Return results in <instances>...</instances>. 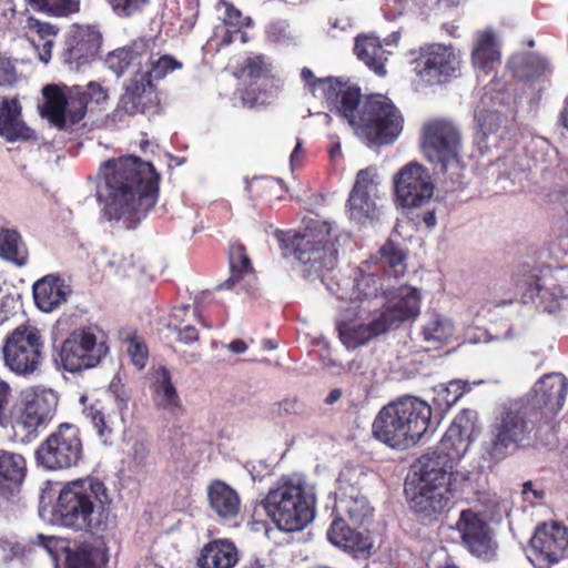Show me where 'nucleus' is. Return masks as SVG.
<instances>
[{
	"mask_svg": "<svg viewBox=\"0 0 568 568\" xmlns=\"http://www.w3.org/2000/svg\"><path fill=\"white\" fill-rule=\"evenodd\" d=\"M160 174L151 162L135 155L103 163V217L135 229L159 200Z\"/></svg>",
	"mask_w": 568,
	"mask_h": 568,
	"instance_id": "nucleus-1",
	"label": "nucleus"
},
{
	"mask_svg": "<svg viewBox=\"0 0 568 568\" xmlns=\"http://www.w3.org/2000/svg\"><path fill=\"white\" fill-rule=\"evenodd\" d=\"M317 83L324 90V99L371 142L392 144L402 133L403 113L388 97L381 93L362 95L358 87L339 79L318 80Z\"/></svg>",
	"mask_w": 568,
	"mask_h": 568,
	"instance_id": "nucleus-2",
	"label": "nucleus"
},
{
	"mask_svg": "<svg viewBox=\"0 0 568 568\" xmlns=\"http://www.w3.org/2000/svg\"><path fill=\"white\" fill-rule=\"evenodd\" d=\"M112 498L103 480L87 476L60 489L51 510L55 525L102 538L113 526Z\"/></svg>",
	"mask_w": 568,
	"mask_h": 568,
	"instance_id": "nucleus-3",
	"label": "nucleus"
},
{
	"mask_svg": "<svg viewBox=\"0 0 568 568\" xmlns=\"http://www.w3.org/2000/svg\"><path fill=\"white\" fill-rule=\"evenodd\" d=\"M538 413L521 400L505 405L495 415L483 443V456L495 464L513 453L530 447L546 427Z\"/></svg>",
	"mask_w": 568,
	"mask_h": 568,
	"instance_id": "nucleus-4",
	"label": "nucleus"
},
{
	"mask_svg": "<svg viewBox=\"0 0 568 568\" xmlns=\"http://www.w3.org/2000/svg\"><path fill=\"white\" fill-rule=\"evenodd\" d=\"M455 463L435 448L417 460V481L406 489L410 509L423 521L435 520L450 499V478Z\"/></svg>",
	"mask_w": 568,
	"mask_h": 568,
	"instance_id": "nucleus-5",
	"label": "nucleus"
},
{
	"mask_svg": "<svg viewBox=\"0 0 568 568\" xmlns=\"http://www.w3.org/2000/svg\"><path fill=\"white\" fill-rule=\"evenodd\" d=\"M432 407L415 396H404L384 406L375 417L372 432L392 448L415 445L430 425Z\"/></svg>",
	"mask_w": 568,
	"mask_h": 568,
	"instance_id": "nucleus-6",
	"label": "nucleus"
},
{
	"mask_svg": "<svg viewBox=\"0 0 568 568\" xmlns=\"http://www.w3.org/2000/svg\"><path fill=\"white\" fill-rule=\"evenodd\" d=\"M264 511L280 530L293 532L305 528L314 518V499L301 481L282 478L255 504L252 519L258 523Z\"/></svg>",
	"mask_w": 568,
	"mask_h": 568,
	"instance_id": "nucleus-7",
	"label": "nucleus"
},
{
	"mask_svg": "<svg viewBox=\"0 0 568 568\" xmlns=\"http://www.w3.org/2000/svg\"><path fill=\"white\" fill-rule=\"evenodd\" d=\"M44 102L41 116L59 130L70 129L80 123L89 104H103L109 99L108 90L98 82H89L87 87L74 85L65 93L57 84H48L42 90Z\"/></svg>",
	"mask_w": 568,
	"mask_h": 568,
	"instance_id": "nucleus-8",
	"label": "nucleus"
},
{
	"mask_svg": "<svg viewBox=\"0 0 568 568\" xmlns=\"http://www.w3.org/2000/svg\"><path fill=\"white\" fill-rule=\"evenodd\" d=\"M292 254L301 264L304 277L320 278L324 283L326 275L335 268L338 255L328 223H321L315 232L295 235Z\"/></svg>",
	"mask_w": 568,
	"mask_h": 568,
	"instance_id": "nucleus-9",
	"label": "nucleus"
},
{
	"mask_svg": "<svg viewBox=\"0 0 568 568\" xmlns=\"http://www.w3.org/2000/svg\"><path fill=\"white\" fill-rule=\"evenodd\" d=\"M462 148V132L453 121L435 118L424 122L420 129L422 153L442 173L460 162Z\"/></svg>",
	"mask_w": 568,
	"mask_h": 568,
	"instance_id": "nucleus-10",
	"label": "nucleus"
},
{
	"mask_svg": "<svg viewBox=\"0 0 568 568\" xmlns=\"http://www.w3.org/2000/svg\"><path fill=\"white\" fill-rule=\"evenodd\" d=\"M80 428L71 423L60 424L36 449L38 466L47 470H67L83 459Z\"/></svg>",
	"mask_w": 568,
	"mask_h": 568,
	"instance_id": "nucleus-11",
	"label": "nucleus"
},
{
	"mask_svg": "<svg viewBox=\"0 0 568 568\" xmlns=\"http://www.w3.org/2000/svg\"><path fill=\"white\" fill-rule=\"evenodd\" d=\"M513 282L524 304L534 303L542 312L560 310V300L566 298L565 288L556 283L550 267L536 270L527 264L516 267Z\"/></svg>",
	"mask_w": 568,
	"mask_h": 568,
	"instance_id": "nucleus-12",
	"label": "nucleus"
},
{
	"mask_svg": "<svg viewBox=\"0 0 568 568\" xmlns=\"http://www.w3.org/2000/svg\"><path fill=\"white\" fill-rule=\"evenodd\" d=\"M109 351L103 333H97L92 327H81L71 332L63 341L59 358L65 371L79 373L97 367Z\"/></svg>",
	"mask_w": 568,
	"mask_h": 568,
	"instance_id": "nucleus-13",
	"label": "nucleus"
},
{
	"mask_svg": "<svg viewBox=\"0 0 568 568\" xmlns=\"http://www.w3.org/2000/svg\"><path fill=\"white\" fill-rule=\"evenodd\" d=\"M44 342L32 325H20L7 335L2 346L6 366L18 375L34 373L42 359Z\"/></svg>",
	"mask_w": 568,
	"mask_h": 568,
	"instance_id": "nucleus-14",
	"label": "nucleus"
},
{
	"mask_svg": "<svg viewBox=\"0 0 568 568\" xmlns=\"http://www.w3.org/2000/svg\"><path fill=\"white\" fill-rule=\"evenodd\" d=\"M412 54L415 55L412 60L414 72L430 85L449 81L459 65L454 49L440 43L425 44Z\"/></svg>",
	"mask_w": 568,
	"mask_h": 568,
	"instance_id": "nucleus-15",
	"label": "nucleus"
},
{
	"mask_svg": "<svg viewBox=\"0 0 568 568\" xmlns=\"http://www.w3.org/2000/svg\"><path fill=\"white\" fill-rule=\"evenodd\" d=\"M530 562L536 568H551L568 556V528L556 521L537 526L530 538Z\"/></svg>",
	"mask_w": 568,
	"mask_h": 568,
	"instance_id": "nucleus-16",
	"label": "nucleus"
},
{
	"mask_svg": "<svg viewBox=\"0 0 568 568\" xmlns=\"http://www.w3.org/2000/svg\"><path fill=\"white\" fill-rule=\"evenodd\" d=\"M456 529L462 545L471 556L485 562L496 560L498 544L494 539L491 528L478 513L473 509L462 510Z\"/></svg>",
	"mask_w": 568,
	"mask_h": 568,
	"instance_id": "nucleus-17",
	"label": "nucleus"
},
{
	"mask_svg": "<svg viewBox=\"0 0 568 568\" xmlns=\"http://www.w3.org/2000/svg\"><path fill=\"white\" fill-rule=\"evenodd\" d=\"M568 392V379L560 373L544 375L535 385L532 394L521 400L538 413V419L550 427L557 414L564 407Z\"/></svg>",
	"mask_w": 568,
	"mask_h": 568,
	"instance_id": "nucleus-18",
	"label": "nucleus"
},
{
	"mask_svg": "<svg viewBox=\"0 0 568 568\" xmlns=\"http://www.w3.org/2000/svg\"><path fill=\"white\" fill-rule=\"evenodd\" d=\"M397 201L404 207H419L434 194V184L426 168L410 162L394 176Z\"/></svg>",
	"mask_w": 568,
	"mask_h": 568,
	"instance_id": "nucleus-19",
	"label": "nucleus"
},
{
	"mask_svg": "<svg viewBox=\"0 0 568 568\" xmlns=\"http://www.w3.org/2000/svg\"><path fill=\"white\" fill-rule=\"evenodd\" d=\"M477 422V412L464 408L455 416L435 449L456 464L479 433Z\"/></svg>",
	"mask_w": 568,
	"mask_h": 568,
	"instance_id": "nucleus-20",
	"label": "nucleus"
},
{
	"mask_svg": "<svg viewBox=\"0 0 568 568\" xmlns=\"http://www.w3.org/2000/svg\"><path fill=\"white\" fill-rule=\"evenodd\" d=\"M58 406V398L52 392L34 393L27 396L22 407L14 419L11 418V426L16 434L22 433L23 437L34 436L38 428L47 424L54 415Z\"/></svg>",
	"mask_w": 568,
	"mask_h": 568,
	"instance_id": "nucleus-21",
	"label": "nucleus"
},
{
	"mask_svg": "<svg viewBox=\"0 0 568 568\" xmlns=\"http://www.w3.org/2000/svg\"><path fill=\"white\" fill-rule=\"evenodd\" d=\"M386 303L379 314L387 329L398 327L402 323L415 320L420 311V293L412 286H399L387 292Z\"/></svg>",
	"mask_w": 568,
	"mask_h": 568,
	"instance_id": "nucleus-22",
	"label": "nucleus"
},
{
	"mask_svg": "<svg viewBox=\"0 0 568 568\" xmlns=\"http://www.w3.org/2000/svg\"><path fill=\"white\" fill-rule=\"evenodd\" d=\"M375 176V169L373 168L359 170L356 175L346 203L349 219L356 223L364 224L366 221L378 216V207L371 196L376 186Z\"/></svg>",
	"mask_w": 568,
	"mask_h": 568,
	"instance_id": "nucleus-23",
	"label": "nucleus"
},
{
	"mask_svg": "<svg viewBox=\"0 0 568 568\" xmlns=\"http://www.w3.org/2000/svg\"><path fill=\"white\" fill-rule=\"evenodd\" d=\"M347 471H342L338 477L339 497L336 500L334 513L336 518H344L355 525H363L373 515V508L367 498L361 494L358 487L349 483Z\"/></svg>",
	"mask_w": 568,
	"mask_h": 568,
	"instance_id": "nucleus-24",
	"label": "nucleus"
},
{
	"mask_svg": "<svg viewBox=\"0 0 568 568\" xmlns=\"http://www.w3.org/2000/svg\"><path fill=\"white\" fill-rule=\"evenodd\" d=\"M159 102L156 87L140 71L130 79L120 99L121 108L130 115L152 112L158 109Z\"/></svg>",
	"mask_w": 568,
	"mask_h": 568,
	"instance_id": "nucleus-25",
	"label": "nucleus"
},
{
	"mask_svg": "<svg viewBox=\"0 0 568 568\" xmlns=\"http://www.w3.org/2000/svg\"><path fill=\"white\" fill-rule=\"evenodd\" d=\"M0 136L9 143L37 141V133L22 120L18 98L0 101Z\"/></svg>",
	"mask_w": 568,
	"mask_h": 568,
	"instance_id": "nucleus-26",
	"label": "nucleus"
},
{
	"mask_svg": "<svg viewBox=\"0 0 568 568\" xmlns=\"http://www.w3.org/2000/svg\"><path fill=\"white\" fill-rule=\"evenodd\" d=\"M328 540L355 558H368L372 555L373 540L351 528L344 518H335L327 530Z\"/></svg>",
	"mask_w": 568,
	"mask_h": 568,
	"instance_id": "nucleus-27",
	"label": "nucleus"
},
{
	"mask_svg": "<svg viewBox=\"0 0 568 568\" xmlns=\"http://www.w3.org/2000/svg\"><path fill=\"white\" fill-rule=\"evenodd\" d=\"M27 476V459L18 453L0 449V500L17 497Z\"/></svg>",
	"mask_w": 568,
	"mask_h": 568,
	"instance_id": "nucleus-28",
	"label": "nucleus"
},
{
	"mask_svg": "<svg viewBox=\"0 0 568 568\" xmlns=\"http://www.w3.org/2000/svg\"><path fill=\"white\" fill-rule=\"evenodd\" d=\"M71 293L65 281L54 274H49L33 284V298L37 307L43 312H52L62 303L67 302Z\"/></svg>",
	"mask_w": 568,
	"mask_h": 568,
	"instance_id": "nucleus-29",
	"label": "nucleus"
},
{
	"mask_svg": "<svg viewBox=\"0 0 568 568\" xmlns=\"http://www.w3.org/2000/svg\"><path fill=\"white\" fill-rule=\"evenodd\" d=\"M101 44L102 38L99 32L91 29L79 30L69 41L65 62L79 69L98 55Z\"/></svg>",
	"mask_w": 568,
	"mask_h": 568,
	"instance_id": "nucleus-30",
	"label": "nucleus"
},
{
	"mask_svg": "<svg viewBox=\"0 0 568 568\" xmlns=\"http://www.w3.org/2000/svg\"><path fill=\"white\" fill-rule=\"evenodd\" d=\"M210 507L222 520L234 519L241 509L237 491L223 480L214 479L207 487Z\"/></svg>",
	"mask_w": 568,
	"mask_h": 568,
	"instance_id": "nucleus-31",
	"label": "nucleus"
},
{
	"mask_svg": "<svg viewBox=\"0 0 568 568\" xmlns=\"http://www.w3.org/2000/svg\"><path fill=\"white\" fill-rule=\"evenodd\" d=\"M239 561L235 544L229 539L209 541L197 557L199 568H233Z\"/></svg>",
	"mask_w": 568,
	"mask_h": 568,
	"instance_id": "nucleus-32",
	"label": "nucleus"
},
{
	"mask_svg": "<svg viewBox=\"0 0 568 568\" xmlns=\"http://www.w3.org/2000/svg\"><path fill=\"white\" fill-rule=\"evenodd\" d=\"M337 332L341 342L347 347L355 349L358 346L366 344L374 337L386 333L387 325L381 316L374 318L368 324H356L353 322H339L337 324Z\"/></svg>",
	"mask_w": 568,
	"mask_h": 568,
	"instance_id": "nucleus-33",
	"label": "nucleus"
},
{
	"mask_svg": "<svg viewBox=\"0 0 568 568\" xmlns=\"http://www.w3.org/2000/svg\"><path fill=\"white\" fill-rule=\"evenodd\" d=\"M150 58L151 50L148 43L144 41H135L128 47L119 48L110 52L105 58V64L120 77L130 68H141L144 60Z\"/></svg>",
	"mask_w": 568,
	"mask_h": 568,
	"instance_id": "nucleus-34",
	"label": "nucleus"
},
{
	"mask_svg": "<svg viewBox=\"0 0 568 568\" xmlns=\"http://www.w3.org/2000/svg\"><path fill=\"white\" fill-rule=\"evenodd\" d=\"M354 52L375 74L384 77L386 74L385 64L388 60L389 51L385 50L381 40L374 36H359L356 38Z\"/></svg>",
	"mask_w": 568,
	"mask_h": 568,
	"instance_id": "nucleus-35",
	"label": "nucleus"
},
{
	"mask_svg": "<svg viewBox=\"0 0 568 568\" xmlns=\"http://www.w3.org/2000/svg\"><path fill=\"white\" fill-rule=\"evenodd\" d=\"M372 261H365L358 268L354 278L353 291L349 295L351 301L364 302L378 296L385 298L388 290L384 288L382 277L371 271Z\"/></svg>",
	"mask_w": 568,
	"mask_h": 568,
	"instance_id": "nucleus-36",
	"label": "nucleus"
},
{
	"mask_svg": "<svg viewBox=\"0 0 568 568\" xmlns=\"http://www.w3.org/2000/svg\"><path fill=\"white\" fill-rule=\"evenodd\" d=\"M0 257L18 267L27 265L29 251L17 230H0Z\"/></svg>",
	"mask_w": 568,
	"mask_h": 568,
	"instance_id": "nucleus-37",
	"label": "nucleus"
},
{
	"mask_svg": "<svg viewBox=\"0 0 568 568\" xmlns=\"http://www.w3.org/2000/svg\"><path fill=\"white\" fill-rule=\"evenodd\" d=\"M500 60V52L497 48L495 36L486 30L478 33L475 47L471 52V61L475 68L491 70L495 63Z\"/></svg>",
	"mask_w": 568,
	"mask_h": 568,
	"instance_id": "nucleus-38",
	"label": "nucleus"
},
{
	"mask_svg": "<svg viewBox=\"0 0 568 568\" xmlns=\"http://www.w3.org/2000/svg\"><path fill=\"white\" fill-rule=\"evenodd\" d=\"M378 263L389 277L403 276L406 272V253L398 243L392 240L385 242L378 251ZM377 264V262H375Z\"/></svg>",
	"mask_w": 568,
	"mask_h": 568,
	"instance_id": "nucleus-39",
	"label": "nucleus"
},
{
	"mask_svg": "<svg viewBox=\"0 0 568 568\" xmlns=\"http://www.w3.org/2000/svg\"><path fill=\"white\" fill-rule=\"evenodd\" d=\"M229 262L231 275L222 284V287L233 288L240 282L243 275L253 272L252 263L246 252V247L240 242H232L229 250Z\"/></svg>",
	"mask_w": 568,
	"mask_h": 568,
	"instance_id": "nucleus-40",
	"label": "nucleus"
},
{
	"mask_svg": "<svg viewBox=\"0 0 568 568\" xmlns=\"http://www.w3.org/2000/svg\"><path fill=\"white\" fill-rule=\"evenodd\" d=\"M104 565V554L89 544L69 550L65 556V568H103Z\"/></svg>",
	"mask_w": 568,
	"mask_h": 568,
	"instance_id": "nucleus-41",
	"label": "nucleus"
},
{
	"mask_svg": "<svg viewBox=\"0 0 568 568\" xmlns=\"http://www.w3.org/2000/svg\"><path fill=\"white\" fill-rule=\"evenodd\" d=\"M494 100L495 97L491 93L486 92L480 101L483 106L479 108L476 113L477 124L483 138L496 133L503 124V114L500 110H490L486 108L488 105V102H493V104L495 105L496 103L494 102Z\"/></svg>",
	"mask_w": 568,
	"mask_h": 568,
	"instance_id": "nucleus-42",
	"label": "nucleus"
},
{
	"mask_svg": "<svg viewBox=\"0 0 568 568\" xmlns=\"http://www.w3.org/2000/svg\"><path fill=\"white\" fill-rule=\"evenodd\" d=\"M144 63L149 65V70L145 72H141L143 77L153 81H160L164 79L168 74L174 72L175 70H180L183 68V63L175 59L171 54H163L158 58L151 52V58L144 60Z\"/></svg>",
	"mask_w": 568,
	"mask_h": 568,
	"instance_id": "nucleus-43",
	"label": "nucleus"
},
{
	"mask_svg": "<svg viewBox=\"0 0 568 568\" xmlns=\"http://www.w3.org/2000/svg\"><path fill=\"white\" fill-rule=\"evenodd\" d=\"M154 394L156 404L165 409L180 406V398L171 381L170 371L165 367L160 371V379L154 384Z\"/></svg>",
	"mask_w": 568,
	"mask_h": 568,
	"instance_id": "nucleus-44",
	"label": "nucleus"
},
{
	"mask_svg": "<svg viewBox=\"0 0 568 568\" xmlns=\"http://www.w3.org/2000/svg\"><path fill=\"white\" fill-rule=\"evenodd\" d=\"M34 10L52 17H68L80 11V0H26Z\"/></svg>",
	"mask_w": 568,
	"mask_h": 568,
	"instance_id": "nucleus-45",
	"label": "nucleus"
},
{
	"mask_svg": "<svg viewBox=\"0 0 568 568\" xmlns=\"http://www.w3.org/2000/svg\"><path fill=\"white\" fill-rule=\"evenodd\" d=\"M199 322L204 327L211 328L212 326L204 322L202 316L197 313L196 308L191 305H179L174 306L170 313L168 327L170 329H176L181 326L187 325V323Z\"/></svg>",
	"mask_w": 568,
	"mask_h": 568,
	"instance_id": "nucleus-46",
	"label": "nucleus"
},
{
	"mask_svg": "<svg viewBox=\"0 0 568 568\" xmlns=\"http://www.w3.org/2000/svg\"><path fill=\"white\" fill-rule=\"evenodd\" d=\"M83 414L97 430L98 436L106 442L112 434V427L102 408L92 404L83 409Z\"/></svg>",
	"mask_w": 568,
	"mask_h": 568,
	"instance_id": "nucleus-47",
	"label": "nucleus"
},
{
	"mask_svg": "<svg viewBox=\"0 0 568 568\" xmlns=\"http://www.w3.org/2000/svg\"><path fill=\"white\" fill-rule=\"evenodd\" d=\"M549 71L548 63L536 55H527L523 63L521 70L516 73L523 80H535L546 74Z\"/></svg>",
	"mask_w": 568,
	"mask_h": 568,
	"instance_id": "nucleus-48",
	"label": "nucleus"
},
{
	"mask_svg": "<svg viewBox=\"0 0 568 568\" xmlns=\"http://www.w3.org/2000/svg\"><path fill=\"white\" fill-rule=\"evenodd\" d=\"M113 13L119 18H131L141 13L150 0H106Z\"/></svg>",
	"mask_w": 568,
	"mask_h": 568,
	"instance_id": "nucleus-49",
	"label": "nucleus"
},
{
	"mask_svg": "<svg viewBox=\"0 0 568 568\" xmlns=\"http://www.w3.org/2000/svg\"><path fill=\"white\" fill-rule=\"evenodd\" d=\"M128 354L132 364L138 369H143L149 358V349L145 342L141 337L133 335L128 338Z\"/></svg>",
	"mask_w": 568,
	"mask_h": 568,
	"instance_id": "nucleus-50",
	"label": "nucleus"
},
{
	"mask_svg": "<svg viewBox=\"0 0 568 568\" xmlns=\"http://www.w3.org/2000/svg\"><path fill=\"white\" fill-rule=\"evenodd\" d=\"M247 191L253 199H263L272 201V191L278 189L277 182L271 178H256L247 184Z\"/></svg>",
	"mask_w": 568,
	"mask_h": 568,
	"instance_id": "nucleus-51",
	"label": "nucleus"
},
{
	"mask_svg": "<svg viewBox=\"0 0 568 568\" xmlns=\"http://www.w3.org/2000/svg\"><path fill=\"white\" fill-rule=\"evenodd\" d=\"M450 335V329L439 317L432 318L423 328V336L426 342L443 343Z\"/></svg>",
	"mask_w": 568,
	"mask_h": 568,
	"instance_id": "nucleus-52",
	"label": "nucleus"
},
{
	"mask_svg": "<svg viewBox=\"0 0 568 568\" xmlns=\"http://www.w3.org/2000/svg\"><path fill=\"white\" fill-rule=\"evenodd\" d=\"M109 392L113 396L116 407L122 414L128 409V404L131 399V392L126 385L122 382L119 375H115L109 386Z\"/></svg>",
	"mask_w": 568,
	"mask_h": 568,
	"instance_id": "nucleus-53",
	"label": "nucleus"
},
{
	"mask_svg": "<svg viewBox=\"0 0 568 568\" xmlns=\"http://www.w3.org/2000/svg\"><path fill=\"white\" fill-rule=\"evenodd\" d=\"M12 388L8 381L0 376V427L7 428L11 423L9 410Z\"/></svg>",
	"mask_w": 568,
	"mask_h": 568,
	"instance_id": "nucleus-54",
	"label": "nucleus"
},
{
	"mask_svg": "<svg viewBox=\"0 0 568 568\" xmlns=\"http://www.w3.org/2000/svg\"><path fill=\"white\" fill-rule=\"evenodd\" d=\"M24 28L29 30V36H33L34 38L37 36V40L53 38L57 36L58 32L57 28L53 24L49 22H42L34 17H29L27 19Z\"/></svg>",
	"mask_w": 568,
	"mask_h": 568,
	"instance_id": "nucleus-55",
	"label": "nucleus"
},
{
	"mask_svg": "<svg viewBox=\"0 0 568 568\" xmlns=\"http://www.w3.org/2000/svg\"><path fill=\"white\" fill-rule=\"evenodd\" d=\"M19 81L14 61L0 54V88H12Z\"/></svg>",
	"mask_w": 568,
	"mask_h": 568,
	"instance_id": "nucleus-56",
	"label": "nucleus"
},
{
	"mask_svg": "<svg viewBox=\"0 0 568 568\" xmlns=\"http://www.w3.org/2000/svg\"><path fill=\"white\" fill-rule=\"evenodd\" d=\"M265 70L263 55L248 57L241 67V73L250 79H260Z\"/></svg>",
	"mask_w": 568,
	"mask_h": 568,
	"instance_id": "nucleus-57",
	"label": "nucleus"
},
{
	"mask_svg": "<svg viewBox=\"0 0 568 568\" xmlns=\"http://www.w3.org/2000/svg\"><path fill=\"white\" fill-rule=\"evenodd\" d=\"M303 410V405L296 398H285L272 406V414L277 417L297 415Z\"/></svg>",
	"mask_w": 568,
	"mask_h": 568,
	"instance_id": "nucleus-58",
	"label": "nucleus"
},
{
	"mask_svg": "<svg viewBox=\"0 0 568 568\" xmlns=\"http://www.w3.org/2000/svg\"><path fill=\"white\" fill-rule=\"evenodd\" d=\"M251 19L248 17H244L242 12L236 9L234 6L229 4L225 11V23L233 26L237 29L246 27L250 24Z\"/></svg>",
	"mask_w": 568,
	"mask_h": 568,
	"instance_id": "nucleus-59",
	"label": "nucleus"
},
{
	"mask_svg": "<svg viewBox=\"0 0 568 568\" xmlns=\"http://www.w3.org/2000/svg\"><path fill=\"white\" fill-rule=\"evenodd\" d=\"M28 39L33 47L39 51V59L47 63L51 59V52L53 47V38L37 40L33 36H28Z\"/></svg>",
	"mask_w": 568,
	"mask_h": 568,
	"instance_id": "nucleus-60",
	"label": "nucleus"
},
{
	"mask_svg": "<svg viewBox=\"0 0 568 568\" xmlns=\"http://www.w3.org/2000/svg\"><path fill=\"white\" fill-rule=\"evenodd\" d=\"M178 334V339L184 344H192L199 341V331L195 328L194 323L173 329Z\"/></svg>",
	"mask_w": 568,
	"mask_h": 568,
	"instance_id": "nucleus-61",
	"label": "nucleus"
},
{
	"mask_svg": "<svg viewBox=\"0 0 568 568\" xmlns=\"http://www.w3.org/2000/svg\"><path fill=\"white\" fill-rule=\"evenodd\" d=\"M239 95L243 106L251 109L257 104L260 92L255 87L248 85L243 89H240Z\"/></svg>",
	"mask_w": 568,
	"mask_h": 568,
	"instance_id": "nucleus-62",
	"label": "nucleus"
},
{
	"mask_svg": "<svg viewBox=\"0 0 568 568\" xmlns=\"http://www.w3.org/2000/svg\"><path fill=\"white\" fill-rule=\"evenodd\" d=\"M414 220V217H412ZM437 223L436 214L434 210H426L422 214H417L415 219L416 225L424 224L427 229H433Z\"/></svg>",
	"mask_w": 568,
	"mask_h": 568,
	"instance_id": "nucleus-63",
	"label": "nucleus"
},
{
	"mask_svg": "<svg viewBox=\"0 0 568 568\" xmlns=\"http://www.w3.org/2000/svg\"><path fill=\"white\" fill-rule=\"evenodd\" d=\"M301 77L303 80H305L313 89H320L322 91V93L324 94V90L322 88L321 84H318V80L317 78L314 77V73L312 72L311 69L308 68H303L302 69V72H301ZM328 79H334L333 77H328V78H323L322 80H328Z\"/></svg>",
	"mask_w": 568,
	"mask_h": 568,
	"instance_id": "nucleus-64",
	"label": "nucleus"
}]
</instances>
